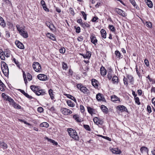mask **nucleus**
<instances>
[{
	"mask_svg": "<svg viewBox=\"0 0 155 155\" xmlns=\"http://www.w3.org/2000/svg\"><path fill=\"white\" fill-rule=\"evenodd\" d=\"M7 101L9 102L11 105L13 107H20L19 105H18L14 101V100L10 97L8 98Z\"/></svg>",
	"mask_w": 155,
	"mask_h": 155,
	"instance_id": "13",
	"label": "nucleus"
},
{
	"mask_svg": "<svg viewBox=\"0 0 155 155\" xmlns=\"http://www.w3.org/2000/svg\"><path fill=\"white\" fill-rule=\"evenodd\" d=\"M88 112L91 115L95 114L96 111L95 110L91 107H87Z\"/></svg>",
	"mask_w": 155,
	"mask_h": 155,
	"instance_id": "20",
	"label": "nucleus"
},
{
	"mask_svg": "<svg viewBox=\"0 0 155 155\" xmlns=\"http://www.w3.org/2000/svg\"><path fill=\"white\" fill-rule=\"evenodd\" d=\"M66 95L68 98H69L72 100L74 101L75 102H76V100L74 97L68 94H66Z\"/></svg>",
	"mask_w": 155,
	"mask_h": 155,
	"instance_id": "39",
	"label": "nucleus"
},
{
	"mask_svg": "<svg viewBox=\"0 0 155 155\" xmlns=\"http://www.w3.org/2000/svg\"><path fill=\"white\" fill-rule=\"evenodd\" d=\"M93 121L94 123L97 125H102L103 123L102 120H99L98 118L97 117H95L94 118Z\"/></svg>",
	"mask_w": 155,
	"mask_h": 155,
	"instance_id": "14",
	"label": "nucleus"
},
{
	"mask_svg": "<svg viewBox=\"0 0 155 155\" xmlns=\"http://www.w3.org/2000/svg\"><path fill=\"white\" fill-rule=\"evenodd\" d=\"M5 53L3 51H2V50L0 51V57L2 60H5Z\"/></svg>",
	"mask_w": 155,
	"mask_h": 155,
	"instance_id": "32",
	"label": "nucleus"
},
{
	"mask_svg": "<svg viewBox=\"0 0 155 155\" xmlns=\"http://www.w3.org/2000/svg\"><path fill=\"white\" fill-rule=\"evenodd\" d=\"M43 8L44 9L45 11L47 12H49V10L48 9L47 6H46V4L45 5H43L42 6Z\"/></svg>",
	"mask_w": 155,
	"mask_h": 155,
	"instance_id": "63",
	"label": "nucleus"
},
{
	"mask_svg": "<svg viewBox=\"0 0 155 155\" xmlns=\"http://www.w3.org/2000/svg\"><path fill=\"white\" fill-rule=\"evenodd\" d=\"M43 8L44 9L45 11L47 12H49V10L48 9L47 6H46V4L45 5H43L42 6Z\"/></svg>",
	"mask_w": 155,
	"mask_h": 155,
	"instance_id": "64",
	"label": "nucleus"
},
{
	"mask_svg": "<svg viewBox=\"0 0 155 155\" xmlns=\"http://www.w3.org/2000/svg\"><path fill=\"white\" fill-rule=\"evenodd\" d=\"M98 82L95 79H92V84L93 86L95 88H97L98 86Z\"/></svg>",
	"mask_w": 155,
	"mask_h": 155,
	"instance_id": "24",
	"label": "nucleus"
},
{
	"mask_svg": "<svg viewBox=\"0 0 155 155\" xmlns=\"http://www.w3.org/2000/svg\"><path fill=\"white\" fill-rule=\"evenodd\" d=\"M111 81L114 84H117L119 82L118 78L116 76H114L113 77Z\"/></svg>",
	"mask_w": 155,
	"mask_h": 155,
	"instance_id": "19",
	"label": "nucleus"
},
{
	"mask_svg": "<svg viewBox=\"0 0 155 155\" xmlns=\"http://www.w3.org/2000/svg\"><path fill=\"white\" fill-rule=\"evenodd\" d=\"M49 28L50 29V30L51 31H53L55 30V28L54 27V25L52 24H51L50 25V26L49 27Z\"/></svg>",
	"mask_w": 155,
	"mask_h": 155,
	"instance_id": "56",
	"label": "nucleus"
},
{
	"mask_svg": "<svg viewBox=\"0 0 155 155\" xmlns=\"http://www.w3.org/2000/svg\"><path fill=\"white\" fill-rule=\"evenodd\" d=\"M81 13L82 15L83 18L84 20H86L87 19V15L84 12L81 11Z\"/></svg>",
	"mask_w": 155,
	"mask_h": 155,
	"instance_id": "57",
	"label": "nucleus"
},
{
	"mask_svg": "<svg viewBox=\"0 0 155 155\" xmlns=\"http://www.w3.org/2000/svg\"><path fill=\"white\" fill-rule=\"evenodd\" d=\"M117 109L121 111V112L123 111L128 112L127 109L126 107H117Z\"/></svg>",
	"mask_w": 155,
	"mask_h": 155,
	"instance_id": "30",
	"label": "nucleus"
},
{
	"mask_svg": "<svg viewBox=\"0 0 155 155\" xmlns=\"http://www.w3.org/2000/svg\"><path fill=\"white\" fill-rule=\"evenodd\" d=\"M19 91H20V92L23 94L26 97L29 98V99H31L32 98V96H30L28 95L27 93H26L23 90H22L21 89H19Z\"/></svg>",
	"mask_w": 155,
	"mask_h": 155,
	"instance_id": "21",
	"label": "nucleus"
},
{
	"mask_svg": "<svg viewBox=\"0 0 155 155\" xmlns=\"http://www.w3.org/2000/svg\"><path fill=\"white\" fill-rule=\"evenodd\" d=\"M1 144L2 146L3 147V148L5 149H6L7 148V144L4 142L1 143Z\"/></svg>",
	"mask_w": 155,
	"mask_h": 155,
	"instance_id": "53",
	"label": "nucleus"
},
{
	"mask_svg": "<svg viewBox=\"0 0 155 155\" xmlns=\"http://www.w3.org/2000/svg\"><path fill=\"white\" fill-rule=\"evenodd\" d=\"M59 51L61 53H64L65 51V49L64 47H61Z\"/></svg>",
	"mask_w": 155,
	"mask_h": 155,
	"instance_id": "54",
	"label": "nucleus"
},
{
	"mask_svg": "<svg viewBox=\"0 0 155 155\" xmlns=\"http://www.w3.org/2000/svg\"><path fill=\"white\" fill-rule=\"evenodd\" d=\"M61 110L62 113L65 115L70 114L72 113V112L70 110L65 108L61 109Z\"/></svg>",
	"mask_w": 155,
	"mask_h": 155,
	"instance_id": "9",
	"label": "nucleus"
},
{
	"mask_svg": "<svg viewBox=\"0 0 155 155\" xmlns=\"http://www.w3.org/2000/svg\"><path fill=\"white\" fill-rule=\"evenodd\" d=\"M111 151L113 153L117 154H120L121 153L120 150H118L117 148H116L112 149Z\"/></svg>",
	"mask_w": 155,
	"mask_h": 155,
	"instance_id": "28",
	"label": "nucleus"
},
{
	"mask_svg": "<svg viewBox=\"0 0 155 155\" xmlns=\"http://www.w3.org/2000/svg\"><path fill=\"white\" fill-rule=\"evenodd\" d=\"M77 87L78 89L84 94L87 93L89 91L88 90L81 84H77Z\"/></svg>",
	"mask_w": 155,
	"mask_h": 155,
	"instance_id": "4",
	"label": "nucleus"
},
{
	"mask_svg": "<svg viewBox=\"0 0 155 155\" xmlns=\"http://www.w3.org/2000/svg\"><path fill=\"white\" fill-rule=\"evenodd\" d=\"M84 128L87 130L90 131L91 129L90 127L88 125H83Z\"/></svg>",
	"mask_w": 155,
	"mask_h": 155,
	"instance_id": "50",
	"label": "nucleus"
},
{
	"mask_svg": "<svg viewBox=\"0 0 155 155\" xmlns=\"http://www.w3.org/2000/svg\"><path fill=\"white\" fill-rule=\"evenodd\" d=\"M45 91L44 90L38 89V91H36V94L38 96L40 95H43L45 94Z\"/></svg>",
	"mask_w": 155,
	"mask_h": 155,
	"instance_id": "18",
	"label": "nucleus"
},
{
	"mask_svg": "<svg viewBox=\"0 0 155 155\" xmlns=\"http://www.w3.org/2000/svg\"><path fill=\"white\" fill-rule=\"evenodd\" d=\"M112 70H110L108 72L107 76V78L109 80H110L111 79L112 77Z\"/></svg>",
	"mask_w": 155,
	"mask_h": 155,
	"instance_id": "44",
	"label": "nucleus"
},
{
	"mask_svg": "<svg viewBox=\"0 0 155 155\" xmlns=\"http://www.w3.org/2000/svg\"><path fill=\"white\" fill-rule=\"evenodd\" d=\"M22 72H23V75L24 81H25V84H26L28 82L27 81V79H26V74H25V72L24 71H23Z\"/></svg>",
	"mask_w": 155,
	"mask_h": 155,
	"instance_id": "48",
	"label": "nucleus"
},
{
	"mask_svg": "<svg viewBox=\"0 0 155 155\" xmlns=\"http://www.w3.org/2000/svg\"><path fill=\"white\" fill-rule=\"evenodd\" d=\"M0 25L4 28L6 26V25L5 21L3 18L0 16Z\"/></svg>",
	"mask_w": 155,
	"mask_h": 155,
	"instance_id": "23",
	"label": "nucleus"
},
{
	"mask_svg": "<svg viewBox=\"0 0 155 155\" xmlns=\"http://www.w3.org/2000/svg\"><path fill=\"white\" fill-rule=\"evenodd\" d=\"M5 85L2 83L0 84V90L2 91H5L4 88L5 87Z\"/></svg>",
	"mask_w": 155,
	"mask_h": 155,
	"instance_id": "45",
	"label": "nucleus"
},
{
	"mask_svg": "<svg viewBox=\"0 0 155 155\" xmlns=\"http://www.w3.org/2000/svg\"><path fill=\"white\" fill-rule=\"evenodd\" d=\"M101 37L104 38L106 37V32L105 30L102 29L101 31Z\"/></svg>",
	"mask_w": 155,
	"mask_h": 155,
	"instance_id": "26",
	"label": "nucleus"
},
{
	"mask_svg": "<svg viewBox=\"0 0 155 155\" xmlns=\"http://www.w3.org/2000/svg\"><path fill=\"white\" fill-rule=\"evenodd\" d=\"M45 139H47L48 141L51 143L53 144V145H58V143L56 142L54 140H52L51 139L47 137H46Z\"/></svg>",
	"mask_w": 155,
	"mask_h": 155,
	"instance_id": "29",
	"label": "nucleus"
},
{
	"mask_svg": "<svg viewBox=\"0 0 155 155\" xmlns=\"http://www.w3.org/2000/svg\"><path fill=\"white\" fill-rule=\"evenodd\" d=\"M47 35L48 37L50 39L54 41L56 40V38L54 35L52 34H51L50 33H48L47 34Z\"/></svg>",
	"mask_w": 155,
	"mask_h": 155,
	"instance_id": "27",
	"label": "nucleus"
},
{
	"mask_svg": "<svg viewBox=\"0 0 155 155\" xmlns=\"http://www.w3.org/2000/svg\"><path fill=\"white\" fill-rule=\"evenodd\" d=\"M109 28L112 31L114 32L115 31V28L113 25H109Z\"/></svg>",
	"mask_w": 155,
	"mask_h": 155,
	"instance_id": "55",
	"label": "nucleus"
},
{
	"mask_svg": "<svg viewBox=\"0 0 155 155\" xmlns=\"http://www.w3.org/2000/svg\"><path fill=\"white\" fill-rule=\"evenodd\" d=\"M37 78L39 80L42 81H45L48 79L47 76L43 74H38L37 76Z\"/></svg>",
	"mask_w": 155,
	"mask_h": 155,
	"instance_id": "10",
	"label": "nucleus"
},
{
	"mask_svg": "<svg viewBox=\"0 0 155 155\" xmlns=\"http://www.w3.org/2000/svg\"><path fill=\"white\" fill-rule=\"evenodd\" d=\"M114 11L115 12L123 17H125L127 16L126 14L122 10L116 8L115 9Z\"/></svg>",
	"mask_w": 155,
	"mask_h": 155,
	"instance_id": "6",
	"label": "nucleus"
},
{
	"mask_svg": "<svg viewBox=\"0 0 155 155\" xmlns=\"http://www.w3.org/2000/svg\"><path fill=\"white\" fill-rule=\"evenodd\" d=\"M27 78L28 80V81H29L31 80L32 79V77L31 74H29V73H28L27 74Z\"/></svg>",
	"mask_w": 155,
	"mask_h": 155,
	"instance_id": "60",
	"label": "nucleus"
},
{
	"mask_svg": "<svg viewBox=\"0 0 155 155\" xmlns=\"http://www.w3.org/2000/svg\"><path fill=\"white\" fill-rule=\"evenodd\" d=\"M100 73L101 75L103 76L106 74V71L105 68L103 66H102L100 68Z\"/></svg>",
	"mask_w": 155,
	"mask_h": 155,
	"instance_id": "17",
	"label": "nucleus"
},
{
	"mask_svg": "<svg viewBox=\"0 0 155 155\" xmlns=\"http://www.w3.org/2000/svg\"><path fill=\"white\" fill-rule=\"evenodd\" d=\"M1 68L4 75L7 77L8 75L9 71L7 64L4 61L1 62Z\"/></svg>",
	"mask_w": 155,
	"mask_h": 155,
	"instance_id": "1",
	"label": "nucleus"
},
{
	"mask_svg": "<svg viewBox=\"0 0 155 155\" xmlns=\"http://www.w3.org/2000/svg\"><path fill=\"white\" fill-rule=\"evenodd\" d=\"M68 131L69 136L71 137L76 140H79L78 136L76 130L71 128H68Z\"/></svg>",
	"mask_w": 155,
	"mask_h": 155,
	"instance_id": "2",
	"label": "nucleus"
},
{
	"mask_svg": "<svg viewBox=\"0 0 155 155\" xmlns=\"http://www.w3.org/2000/svg\"><path fill=\"white\" fill-rule=\"evenodd\" d=\"M134 99L135 102L138 105L140 104V103L139 101V99L138 97H134Z\"/></svg>",
	"mask_w": 155,
	"mask_h": 155,
	"instance_id": "52",
	"label": "nucleus"
},
{
	"mask_svg": "<svg viewBox=\"0 0 155 155\" xmlns=\"http://www.w3.org/2000/svg\"><path fill=\"white\" fill-rule=\"evenodd\" d=\"M43 8L44 9L45 11L47 12H49V10L48 9L47 6H46V4L45 5H43L42 6Z\"/></svg>",
	"mask_w": 155,
	"mask_h": 155,
	"instance_id": "62",
	"label": "nucleus"
},
{
	"mask_svg": "<svg viewBox=\"0 0 155 155\" xmlns=\"http://www.w3.org/2000/svg\"><path fill=\"white\" fill-rule=\"evenodd\" d=\"M49 94L51 99L53 100L54 99V94H53V91L51 89H50L49 90Z\"/></svg>",
	"mask_w": 155,
	"mask_h": 155,
	"instance_id": "35",
	"label": "nucleus"
},
{
	"mask_svg": "<svg viewBox=\"0 0 155 155\" xmlns=\"http://www.w3.org/2000/svg\"><path fill=\"white\" fill-rule=\"evenodd\" d=\"M17 29L19 31V33L24 38H27L28 37L27 32L25 31L24 28L20 27L19 25H17L16 26Z\"/></svg>",
	"mask_w": 155,
	"mask_h": 155,
	"instance_id": "3",
	"label": "nucleus"
},
{
	"mask_svg": "<svg viewBox=\"0 0 155 155\" xmlns=\"http://www.w3.org/2000/svg\"><path fill=\"white\" fill-rule=\"evenodd\" d=\"M115 54L116 57L119 58H122L121 57V55L120 52L118 51H116L115 52Z\"/></svg>",
	"mask_w": 155,
	"mask_h": 155,
	"instance_id": "40",
	"label": "nucleus"
},
{
	"mask_svg": "<svg viewBox=\"0 0 155 155\" xmlns=\"http://www.w3.org/2000/svg\"><path fill=\"white\" fill-rule=\"evenodd\" d=\"M146 3L149 7L150 8L152 7L153 6V4L151 1L150 0H147Z\"/></svg>",
	"mask_w": 155,
	"mask_h": 155,
	"instance_id": "36",
	"label": "nucleus"
},
{
	"mask_svg": "<svg viewBox=\"0 0 155 155\" xmlns=\"http://www.w3.org/2000/svg\"><path fill=\"white\" fill-rule=\"evenodd\" d=\"M7 101L9 102L11 105L13 107H20L19 105H18L14 101V100L10 97L8 98Z\"/></svg>",
	"mask_w": 155,
	"mask_h": 155,
	"instance_id": "11",
	"label": "nucleus"
},
{
	"mask_svg": "<svg viewBox=\"0 0 155 155\" xmlns=\"http://www.w3.org/2000/svg\"><path fill=\"white\" fill-rule=\"evenodd\" d=\"M39 87L38 86H36L34 85H32L30 87L31 89L36 94V91H38V89H39Z\"/></svg>",
	"mask_w": 155,
	"mask_h": 155,
	"instance_id": "22",
	"label": "nucleus"
},
{
	"mask_svg": "<svg viewBox=\"0 0 155 155\" xmlns=\"http://www.w3.org/2000/svg\"><path fill=\"white\" fill-rule=\"evenodd\" d=\"M7 101L9 102L11 105L13 107H20L19 105H18L14 101V100L10 97L8 98Z\"/></svg>",
	"mask_w": 155,
	"mask_h": 155,
	"instance_id": "12",
	"label": "nucleus"
},
{
	"mask_svg": "<svg viewBox=\"0 0 155 155\" xmlns=\"http://www.w3.org/2000/svg\"><path fill=\"white\" fill-rule=\"evenodd\" d=\"M62 68L63 69L65 70L68 68L67 64L64 62L62 63Z\"/></svg>",
	"mask_w": 155,
	"mask_h": 155,
	"instance_id": "59",
	"label": "nucleus"
},
{
	"mask_svg": "<svg viewBox=\"0 0 155 155\" xmlns=\"http://www.w3.org/2000/svg\"><path fill=\"white\" fill-rule=\"evenodd\" d=\"M69 10L70 13L71 14L72 16H74L75 15V13L73 9L72 8L70 7Z\"/></svg>",
	"mask_w": 155,
	"mask_h": 155,
	"instance_id": "49",
	"label": "nucleus"
},
{
	"mask_svg": "<svg viewBox=\"0 0 155 155\" xmlns=\"http://www.w3.org/2000/svg\"><path fill=\"white\" fill-rule=\"evenodd\" d=\"M148 28H151L152 27V25L151 22L149 21H146L144 24Z\"/></svg>",
	"mask_w": 155,
	"mask_h": 155,
	"instance_id": "43",
	"label": "nucleus"
},
{
	"mask_svg": "<svg viewBox=\"0 0 155 155\" xmlns=\"http://www.w3.org/2000/svg\"><path fill=\"white\" fill-rule=\"evenodd\" d=\"M90 39L91 42L95 45L97 43V40L94 34H92L91 35Z\"/></svg>",
	"mask_w": 155,
	"mask_h": 155,
	"instance_id": "7",
	"label": "nucleus"
},
{
	"mask_svg": "<svg viewBox=\"0 0 155 155\" xmlns=\"http://www.w3.org/2000/svg\"><path fill=\"white\" fill-rule=\"evenodd\" d=\"M127 78L129 80V81L132 84L134 82V78L132 76L128 74L127 76Z\"/></svg>",
	"mask_w": 155,
	"mask_h": 155,
	"instance_id": "25",
	"label": "nucleus"
},
{
	"mask_svg": "<svg viewBox=\"0 0 155 155\" xmlns=\"http://www.w3.org/2000/svg\"><path fill=\"white\" fill-rule=\"evenodd\" d=\"M74 28L76 30V32L78 33L80 32L81 28L79 27L78 26V27H76V26H74Z\"/></svg>",
	"mask_w": 155,
	"mask_h": 155,
	"instance_id": "58",
	"label": "nucleus"
},
{
	"mask_svg": "<svg viewBox=\"0 0 155 155\" xmlns=\"http://www.w3.org/2000/svg\"><path fill=\"white\" fill-rule=\"evenodd\" d=\"M7 25L8 26V28H12L13 27V24L10 22H8L7 24Z\"/></svg>",
	"mask_w": 155,
	"mask_h": 155,
	"instance_id": "61",
	"label": "nucleus"
},
{
	"mask_svg": "<svg viewBox=\"0 0 155 155\" xmlns=\"http://www.w3.org/2000/svg\"><path fill=\"white\" fill-rule=\"evenodd\" d=\"M128 79L127 78H126L125 77H124L123 79V81L124 82V84L125 85H128Z\"/></svg>",
	"mask_w": 155,
	"mask_h": 155,
	"instance_id": "51",
	"label": "nucleus"
},
{
	"mask_svg": "<svg viewBox=\"0 0 155 155\" xmlns=\"http://www.w3.org/2000/svg\"><path fill=\"white\" fill-rule=\"evenodd\" d=\"M96 98L98 101H104L105 100L104 97L102 96L100 93H99L96 95Z\"/></svg>",
	"mask_w": 155,
	"mask_h": 155,
	"instance_id": "16",
	"label": "nucleus"
},
{
	"mask_svg": "<svg viewBox=\"0 0 155 155\" xmlns=\"http://www.w3.org/2000/svg\"><path fill=\"white\" fill-rule=\"evenodd\" d=\"M140 150L142 153L144 152L147 153L148 151V150L146 147H143L140 148Z\"/></svg>",
	"mask_w": 155,
	"mask_h": 155,
	"instance_id": "34",
	"label": "nucleus"
},
{
	"mask_svg": "<svg viewBox=\"0 0 155 155\" xmlns=\"http://www.w3.org/2000/svg\"><path fill=\"white\" fill-rule=\"evenodd\" d=\"M2 96L4 100L8 101V98H9V96L6 95L5 93H3L2 94Z\"/></svg>",
	"mask_w": 155,
	"mask_h": 155,
	"instance_id": "42",
	"label": "nucleus"
},
{
	"mask_svg": "<svg viewBox=\"0 0 155 155\" xmlns=\"http://www.w3.org/2000/svg\"><path fill=\"white\" fill-rule=\"evenodd\" d=\"M111 101L116 103H119L121 102L120 99L115 95H113L111 96Z\"/></svg>",
	"mask_w": 155,
	"mask_h": 155,
	"instance_id": "8",
	"label": "nucleus"
},
{
	"mask_svg": "<svg viewBox=\"0 0 155 155\" xmlns=\"http://www.w3.org/2000/svg\"><path fill=\"white\" fill-rule=\"evenodd\" d=\"M81 26L84 29H85L86 28H88L90 27V25L87 23L84 22L82 24V25Z\"/></svg>",
	"mask_w": 155,
	"mask_h": 155,
	"instance_id": "33",
	"label": "nucleus"
},
{
	"mask_svg": "<svg viewBox=\"0 0 155 155\" xmlns=\"http://www.w3.org/2000/svg\"><path fill=\"white\" fill-rule=\"evenodd\" d=\"M102 111L104 113L107 114L108 112V110L107 107H101Z\"/></svg>",
	"mask_w": 155,
	"mask_h": 155,
	"instance_id": "41",
	"label": "nucleus"
},
{
	"mask_svg": "<svg viewBox=\"0 0 155 155\" xmlns=\"http://www.w3.org/2000/svg\"><path fill=\"white\" fill-rule=\"evenodd\" d=\"M12 61L16 65L17 67H18L19 68H20V64L19 62L17 60H16L15 58H13Z\"/></svg>",
	"mask_w": 155,
	"mask_h": 155,
	"instance_id": "38",
	"label": "nucleus"
},
{
	"mask_svg": "<svg viewBox=\"0 0 155 155\" xmlns=\"http://www.w3.org/2000/svg\"><path fill=\"white\" fill-rule=\"evenodd\" d=\"M84 54L85 55L86 57L88 59L90 58L91 56V54L90 51H87L86 52V53Z\"/></svg>",
	"mask_w": 155,
	"mask_h": 155,
	"instance_id": "46",
	"label": "nucleus"
},
{
	"mask_svg": "<svg viewBox=\"0 0 155 155\" xmlns=\"http://www.w3.org/2000/svg\"><path fill=\"white\" fill-rule=\"evenodd\" d=\"M17 47L21 49L24 48V46L23 44L19 41H17L15 42Z\"/></svg>",
	"mask_w": 155,
	"mask_h": 155,
	"instance_id": "15",
	"label": "nucleus"
},
{
	"mask_svg": "<svg viewBox=\"0 0 155 155\" xmlns=\"http://www.w3.org/2000/svg\"><path fill=\"white\" fill-rule=\"evenodd\" d=\"M49 125L48 123L46 122H44L41 123L40 125V126L41 127H49Z\"/></svg>",
	"mask_w": 155,
	"mask_h": 155,
	"instance_id": "31",
	"label": "nucleus"
},
{
	"mask_svg": "<svg viewBox=\"0 0 155 155\" xmlns=\"http://www.w3.org/2000/svg\"><path fill=\"white\" fill-rule=\"evenodd\" d=\"M68 105L69 107H74V104H73L72 101L71 100H68L67 101Z\"/></svg>",
	"mask_w": 155,
	"mask_h": 155,
	"instance_id": "47",
	"label": "nucleus"
},
{
	"mask_svg": "<svg viewBox=\"0 0 155 155\" xmlns=\"http://www.w3.org/2000/svg\"><path fill=\"white\" fill-rule=\"evenodd\" d=\"M34 70L36 72H39L41 69V67L40 64L38 62H35L32 65Z\"/></svg>",
	"mask_w": 155,
	"mask_h": 155,
	"instance_id": "5",
	"label": "nucleus"
},
{
	"mask_svg": "<svg viewBox=\"0 0 155 155\" xmlns=\"http://www.w3.org/2000/svg\"><path fill=\"white\" fill-rule=\"evenodd\" d=\"M73 118L78 122H81V119L79 118V117L76 115L73 116Z\"/></svg>",
	"mask_w": 155,
	"mask_h": 155,
	"instance_id": "37",
	"label": "nucleus"
}]
</instances>
